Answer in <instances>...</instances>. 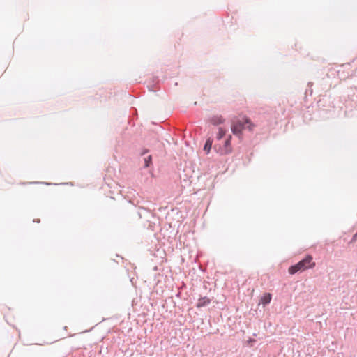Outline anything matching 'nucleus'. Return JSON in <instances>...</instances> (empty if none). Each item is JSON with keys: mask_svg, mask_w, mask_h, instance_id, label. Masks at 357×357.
Listing matches in <instances>:
<instances>
[{"mask_svg": "<svg viewBox=\"0 0 357 357\" xmlns=\"http://www.w3.org/2000/svg\"><path fill=\"white\" fill-rule=\"evenodd\" d=\"M255 125L246 116H235L231 119V130L232 133L241 138L244 130L252 131Z\"/></svg>", "mask_w": 357, "mask_h": 357, "instance_id": "1", "label": "nucleus"}, {"mask_svg": "<svg viewBox=\"0 0 357 357\" xmlns=\"http://www.w3.org/2000/svg\"><path fill=\"white\" fill-rule=\"evenodd\" d=\"M315 266V262L313 261V258L311 255L306 256L303 260L300 261L296 264L291 266L289 268V273L294 275L298 271H303Z\"/></svg>", "mask_w": 357, "mask_h": 357, "instance_id": "2", "label": "nucleus"}, {"mask_svg": "<svg viewBox=\"0 0 357 357\" xmlns=\"http://www.w3.org/2000/svg\"><path fill=\"white\" fill-rule=\"evenodd\" d=\"M231 135H228L225 139L218 141V143L215 144L214 149L216 151L221 155H227L232 152V146L231 144Z\"/></svg>", "mask_w": 357, "mask_h": 357, "instance_id": "3", "label": "nucleus"}, {"mask_svg": "<svg viewBox=\"0 0 357 357\" xmlns=\"http://www.w3.org/2000/svg\"><path fill=\"white\" fill-rule=\"evenodd\" d=\"M210 303H211V300L208 297L204 296V297L200 298L197 301V307L200 308V307L206 306L208 304H210Z\"/></svg>", "mask_w": 357, "mask_h": 357, "instance_id": "4", "label": "nucleus"}, {"mask_svg": "<svg viewBox=\"0 0 357 357\" xmlns=\"http://www.w3.org/2000/svg\"><path fill=\"white\" fill-rule=\"evenodd\" d=\"M272 299V296L270 293H266L264 294L260 300L261 303L263 305H267L271 303Z\"/></svg>", "mask_w": 357, "mask_h": 357, "instance_id": "5", "label": "nucleus"}, {"mask_svg": "<svg viewBox=\"0 0 357 357\" xmlns=\"http://www.w3.org/2000/svg\"><path fill=\"white\" fill-rule=\"evenodd\" d=\"M211 122L213 125H219L224 123L225 119L222 118V116H214L211 119Z\"/></svg>", "mask_w": 357, "mask_h": 357, "instance_id": "6", "label": "nucleus"}, {"mask_svg": "<svg viewBox=\"0 0 357 357\" xmlns=\"http://www.w3.org/2000/svg\"><path fill=\"white\" fill-rule=\"evenodd\" d=\"M227 130L222 128H218V132L216 135V139L218 141H221L222 138L226 135Z\"/></svg>", "mask_w": 357, "mask_h": 357, "instance_id": "7", "label": "nucleus"}, {"mask_svg": "<svg viewBox=\"0 0 357 357\" xmlns=\"http://www.w3.org/2000/svg\"><path fill=\"white\" fill-rule=\"evenodd\" d=\"M212 146V140L211 139H208L206 140L205 145L204 146V150L206 151V153L208 154L211 149Z\"/></svg>", "mask_w": 357, "mask_h": 357, "instance_id": "8", "label": "nucleus"}, {"mask_svg": "<svg viewBox=\"0 0 357 357\" xmlns=\"http://www.w3.org/2000/svg\"><path fill=\"white\" fill-rule=\"evenodd\" d=\"M144 162H145V165L144 167H149V165L151 164L152 162V158H151V155H149L147 158H146L144 159Z\"/></svg>", "mask_w": 357, "mask_h": 357, "instance_id": "9", "label": "nucleus"}, {"mask_svg": "<svg viewBox=\"0 0 357 357\" xmlns=\"http://www.w3.org/2000/svg\"><path fill=\"white\" fill-rule=\"evenodd\" d=\"M255 342V340L254 339H250V340H248V342H250V343H251V342Z\"/></svg>", "mask_w": 357, "mask_h": 357, "instance_id": "10", "label": "nucleus"}, {"mask_svg": "<svg viewBox=\"0 0 357 357\" xmlns=\"http://www.w3.org/2000/svg\"><path fill=\"white\" fill-rule=\"evenodd\" d=\"M354 238H357V233L354 236Z\"/></svg>", "mask_w": 357, "mask_h": 357, "instance_id": "11", "label": "nucleus"}, {"mask_svg": "<svg viewBox=\"0 0 357 357\" xmlns=\"http://www.w3.org/2000/svg\"><path fill=\"white\" fill-rule=\"evenodd\" d=\"M354 238H357V233L354 236Z\"/></svg>", "mask_w": 357, "mask_h": 357, "instance_id": "12", "label": "nucleus"}, {"mask_svg": "<svg viewBox=\"0 0 357 357\" xmlns=\"http://www.w3.org/2000/svg\"><path fill=\"white\" fill-rule=\"evenodd\" d=\"M354 238H357V233L354 236Z\"/></svg>", "mask_w": 357, "mask_h": 357, "instance_id": "13", "label": "nucleus"}]
</instances>
